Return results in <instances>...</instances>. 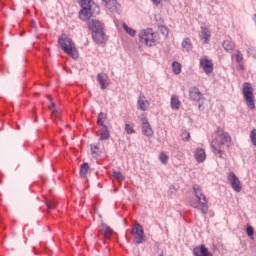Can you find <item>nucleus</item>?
I'll return each instance as SVG.
<instances>
[{"instance_id": "1", "label": "nucleus", "mask_w": 256, "mask_h": 256, "mask_svg": "<svg viewBox=\"0 0 256 256\" xmlns=\"http://www.w3.org/2000/svg\"><path fill=\"white\" fill-rule=\"evenodd\" d=\"M229 147H231V135L225 132L223 128H217L214 133V138L211 141L212 153L222 158Z\"/></svg>"}, {"instance_id": "2", "label": "nucleus", "mask_w": 256, "mask_h": 256, "mask_svg": "<svg viewBox=\"0 0 256 256\" xmlns=\"http://www.w3.org/2000/svg\"><path fill=\"white\" fill-rule=\"evenodd\" d=\"M193 191L196 198L190 200L191 207L198 209L203 215H207L209 212V205L207 204V197L203 194V190H201V186L195 184L193 186Z\"/></svg>"}, {"instance_id": "3", "label": "nucleus", "mask_w": 256, "mask_h": 256, "mask_svg": "<svg viewBox=\"0 0 256 256\" xmlns=\"http://www.w3.org/2000/svg\"><path fill=\"white\" fill-rule=\"evenodd\" d=\"M58 44L60 45L62 51L72 57V59H79V52L77 51V47H75V43L69 36L66 34H62L58 38Z\"/></svg>"}, {"instance_id": "4", "label": "nucleus", "mask_w": 256, "mask_h": 256, "mask_svg": "<svg viewBox=\"0 0 256 256\" xmlns=\"http://www.w3.org/2000/svg\"><path fill=\"white\" fill-rule=\"evenodd\" d=\"M95 8H97V5L92 0H82V9L79 12L81 21H89L95 15V12H93Z\"/></svg>"}, {"instance_id": "5", "label": "nucleus", "mask_w": 256, "mask_h": 256, "mask_svg": "<svg viewBox=\"0 0 256 256\" xmlns=\"http://www.w3.org/2000/svg\"><path fill=\"white\" fill-rule=\"evenodd\" d=\"M242 95L247 107L253 111L255 109V96L253 95V87L249 82L242 85Z\"/></svg>"}, {"instance_id": "6", "label": "nucleus", "mask_w": 256, "mask_h": 256, "mask_svg": "<svg viewBox=\"0 0 256 256\" xmlns=\"http://www.w3.org/2000/svg\"><path fill=\"white\" fill-rule=\"evenodd\" d=\"M131 234L135 245L145 243V232L143 231V226H141V224L136 223L132 228Z\"/></svg>"}, {"instance_id": "7", "label": "nucleus", "mask_w": 256, "mask_h": 256, "mask_svg": "<svg viewBox=\"0 0 256 256\" xmlns=\"http://www.w3.org/2000/svg\"><path fill=\"white\" fill-rule=\"evenodd\" d=\"M140 42L147 45V47H153L155 45V36L153 33V29L148 28L146 30H142L139 34Z\"/></svg>"}, {"instance_id": "8", "label": "nucleus", "mask_w": 256, "mask_h": 256, "mask_svg": "<svg viewBox=\"0 0 256 256\" xmlns=\"http://www.w3.org/2000/svg\"><path fill=\"white\" fill-rule=\"evenodd\" d=\"M227 179H228V183L232 187L233 191H235L236 193H241L243 186L241 185V181L239 180L237 175H235L234 172H230L228 174Z\"/></svg>"}, {"instance_id": "9", "label": "nucleus", "mask_w": 256, "mask_h": 256, "mask_svg": "<svg viewBox=\"0 0 256 256\" xmlns=\"http://www.w3.org/2000/svg\"><path fill=\"white\" fill-rule=\"evenodd\" d=\"M199 65L206 75L213 73V61L207 58H201Z\"/></svg>"}, {"instance_id": "10", "label": "nucleus", "mask_w": 256, "mask_h": 256, "mask_svg": "<svg viewBox=\"0 0 256 256\" xmlns=\"http://www.w3.org/2000/svg\"><path fill=\"white\" fill-rule=\"evenodd\" d=\"M142 132L143 135H146V137H153V128H151V124L149 123V120L147 118H142Z\"/></svg>"}, {"instance_id": "11", "label": "nucleus", "mask_w": 256, "mask_h": 256, "mask_svg": "<svg viewBox=\"0 0 256 256\" xmlns=\"http://www.w3.org/2000/svg\"><path fill=\"white\" fill-rule=\"evenodd\" d=\"M189 97L190 99H192V101H198V103H200L201 100L203 99V93L199 91V88L192 87L189 90Z\"/></svg>"}, {"instance_id": "12", "label": "nucleus", "mask_w": 256, "mask_h": 256, "mask_svg": "<svg viewBox=\"0 0 256 256\" xmlns=\"http://www.w3.org/2000/svg\"><path fill=\"white\" fill-rule=\"evenodd\" d=\"M92 38L95 43H98L99 45L107 41V36L105 35V32L103 30H100L98 32H92Z\"/></svg>"}, {"instance_id": "13", "label": "nucleus", "mask_w": 256, "mask_h": 256, "mask_svg": "<svg viewBox=\"0 0 256 256\" xmlns=\"http://www.w3.org/2000/svg\"><path fill=\"white\" fill-rule=\"evenodd\" d=\"M89 30L92 31V33H96L98 31H103V24L99 20H90L88 22Z\"/></svg>"}, {"instance_id": "14", "label": "nucleus", "mask_w": 256, "mask_h": 256, "mask_svg": "<svg viewBox=\"0 0 256 256\" xmlns=\"http://www.w3.org/2000/svg\"><path fill=\"white\" fill-rule=\"evenodd\" d=\"M97 81L101 89H107V87H109V77L107 76V74H104V73L98 74Z\"/></svg>"}, {"instance_id": "15", "label": "nucleus", "mask_w": 256, "mask_h": 256, "mask_svg": "<svg viewBox=\"0 0 256 256\" xmlns=\"http://www.w3.org/2000/svg\"><path fill=\"white\" fill-rule=\"evenodd\" d=\"M195 256H213L211 252L205 247V245H201L200 247H196L193 250Z\"/></svg>"}, {"instance_id": "16", "label": "nucleus", "mask_w": 256, "mask_h": 256, "mask_svg": "<svg viewBox=\"0 0 256 256\" xmlns=\"http://www.w3.org/2000/svg\"><path fill=\"white\" fill-rule=\"evenodd\" d=\"M137 109H139V111H147V109H149V101L145 99V96L139 97L137 101Z\"/></svg>"}, {"instance_id": "17", "label": "nucleus", "mask_w": 256, "mask_h": 256, "mask_svg": "<svg viewBox=\"0 0 256 256\" xmlns=\"http://www.w3.org/2000/svg\"><path fill=\"white\" fill-rule=\"evenodd\" d=\"M194 157L198 163H203L205 159H207V154H205V150L202 148H197Z\"/></svg>"}, {"instance_id": "18", "label": "nucleus", "mask_w": 256, "mask_h": 256, "mask_svg": "<svg viewBox=\"0 0 256 256\" xmlns=\"http://www.w3.org/2000/svg\"><path fill=\"white\" fill-rule=\"evenodd\" d=\"M200 38L204 43H209V39H211V31L207 27H203L201 29Z\"/></svg>"}, {"instance_id": "19", "label": "nucleus", "mask_w": 256, "mask_h": 256, "mask_svg": "<svg viewBox=\"0 0 256 256\" xmlns=\"http://www.w3.org/2000/svg\"><path fill=\"white\" fill-rule=\"evenodd\" d=\"M102 2L110 11H117V0H102Z\"/></svg>"}, {"instance_id": "20", "label": "nucleus", "mask_w": 256, "mask_h": 256, "mask_svg": "<svg viewBox=\"0 0 256 256\" xmlns=\"http://www.w3.org/2000/svg\"><path fill=\"white\" fill-rule=\"evenodd\" d=\"M170 105L172 109L177 111L179 110V107H181V100H179L178 96L173 95L171 97Z\"/></svg>"}, {"instance_id": "21", "label": "nucleus", "mask_w": 256, "mask_h": 256, "mask_svg": "<svg viewBox=\"0 0 256 256\" xmlns=\"http://www.w3.org/2000/svg\"><path fill=\"white\" fill-rule=\"evenodd\" d=\"M182 49H183V51H186L187 53H189V51L193 50V44L191 43V39L185 38L182 41Z\"/></svg>"}, {"instance_id": "22", "label": "nucleus", "mask_w": 256, "mask_h": 256, "mask_svg": "<svg viewBox=\"0 0 256 256\" xmlns=\"http://www.w3.org/2000/svg\"><path fill=\"white\" fill-rule=\"evenodd\" d=\"M102 231L106 239H108L109 237H111V235H113V229H111V227H109L107 224H102Z\"/></svg>"}, {"instance_id": "23", "label": "nucleus", "mask_w": 256, "mask_h": 256, "mask_svg": "<svg viewBox=\"0 0 256 256\" xmlns=\"http://www.w3.org/2000/svg\"><path fill=\"white\" fill-rule=\"evenodd\" d=\"M87 173H89V164L88 163H83L80 166V177L85 179V177H87Z\"/></svg>"}, {"instance_id": "24", "label": "nucleus", "mask_w": 256, "mask_h": 256, "mask_svg": "<svg viewBox=\"0 0 256 256\" xmlns=\"http://www.w3.org/2000/svg\"><path fill=\"white\" fill-rule=\"evenodd\" d=\"M222 47L223 49H225V51H233V49L235 48V44L230 40H225L222 44Z\"/></svg>"}, {"instance_id": "25", "label": "nucleus", "mask_w": 256, "mask_h": 256, "mask_svg": "<svg viewBox=\"0 0 256 256\" xmlns=\"http://www.w3.org/2000/svg\"><path fill=\"white\" fill-rule=\"evenodd\" d=\"M172 71L175 75H179L181 73V63L173 62Z\"/></svg>"}, {"instance_id": "26", "label": "nucleus", "mask_w": 256, "mask_h": 256, "mask_svg": "<svg viewBox=\"0 0 256 256\" xmlns=\"http://www.w3.org/2000/svg\"><path fill=\"white\" fill-rule=\"evenodd\" d=\"M123 29L128 35H130V37H135V35L137 34V32L133 28L128 27L125 23H123Z\"/></svg>"}, {"instance_id": "27", "label": "nucleus", "mask_w": 256, "mask_h": 256, "mask_svg": "<svg viewBox=\"0 0 256 256\" xmlns=\"http://www.w3.org/2000/svg\"><path fill=\"white\" fill-rule=\"evenodd\" d=\"M109 138V130L104 128L100 132V141H106Z\"/></svg>"}, {"instance_id": "28", "label": "nucleus", "mask_w": 256, "mask_h": 256, "mask_svg": "<svg viewBox=\"0 0 256 256\" xmlns=\"http://www.w3.org/2000/svg\"><path fill=\"white\" fill-rule=\"evenodd\" d=\"M159 161H161L163 165H167V163H169V156L165 154V152H161L159 155Z\"/></svg>"}, {"instance_id": "29", "label": "nucleus", "mask_w": 256, "mask_h": 256, "mask_svg": "<svg viewBox=\"0 0 256 256\" xmlns=\"http://www.w3.org/2000/svg\"><path fill=\"white\" fill-rule=\"evenodd\" d=\"M99 146L98 145H91V155L93 157H99Z\"/></svg>"}, {"instance_id": "30", "label": "nucleus", "mask_w": 256, "mask_h": 256, "mask_svg": "<svg viewBox=\"0 0 256 256\" xmlns=\"http://www.w3.org/2000/svg\"><path fill=\"white\" fill-rule=\"evenodd\" d=\"M113 177L118 181H125V176H123V173L121 172L113 171Z\"/></svg>"}, {"instance_id": "31", "label": "nucleus", "mask_w": 256, "mask_h": 256, "mask_svg": "<svg viewBox=\"0 0 256 256\" xmlns=\"http://www.w3.org/2000/svg\"><path fill=\"white\" fill-rule=\"evenodd\" d=\"M50 109H52V117L59 119V111L55 110V103L51 102Z\"/></svg>"}, {"instance_id": "32", "label": "nucleus", "mask_w": 256, "mask_h": 256, "mask_svg": "<svg viewBox=\"0 0 256 256\" xmlns=\"http://www.w3.org/2000/svg\"><path fill=\"white\" fill-rule=\"evenodd\" d=\"M125 131L128 135H133V133H135V129H133V125L131 124H125Z\"/></svg>"}, {"instance_id": "33", "label": "nucleus", "mask_w": 256, "mask_h": 256, "mask_svg": "<svg viewBox=\"0 0 256 256\" xmlns=\"http://www.w3.org/2000/svg\"><path fill=\"white\" fill-rule=\"evenodd\" d=\"M159 31L160 33H162V35H164V37H167L169 35V28H167L166 26H160Z\"/></svg>"}, {"instance_id": "34", "label": "nucleus", "mask_w": 256, "mask_h": 256, "mask_svg": "<svg viewBox=\"0 0 256 256\" xmlns=\"http://www.w3.org/2000/svg\"><path fill=\"white\" fill-rule=\"evenodd\" d=\"M250 139L252 141V145L256 147V129H253L250 134Z\"/></svg>"}, {"instance_id": "35", "label": "nucleus", "mask_w": 256, "mask_h": 256, "mask_svg": "<svg viewBox=\"0 0 256 256\" xmlns=\"http://www.w3.org/2000/svg\"><path fill=\"white\" fill-rule=\"evenodd\" d=\"M235 58L237 63H241V61H243V54H241V51L237 50L235 54Z\"/></svg>"}, {"instance_id": "36", "label": "nucleus", "mask_w": 256, "mask_h": 256, "mask_svg": "<svg viewBox=\"0 0 256 256\" xmlns=\"http://www.w3.org/2000/svg\"><path fill=\"white\" fill-rule=\"evenodd\" d=\"M182 138H183V141H189L191 139V133L184 131L182 133Z\"/></svg>"}, {"instance_id": "37", "label": "nucleus", "mask_w": 256, "mask_h": 256, "mask_svg": "<svg viewBox=\"0 0 256 256\" xmlns=\"http://www.w3.org/2000/svg\"><path fill=\"white\" fill-rule=\"evenodd\" d=\"M246 233H247L248 237H253V235H254L253 227L252 226H248L246 228Z\"/></svg>"}, {"instance_id": "38", "label": "nucleus", "mask_w": 256, "mask_h": 256, "mask_svg": "<svg viewBox=\"0 0 256 256\" xmlns=\"http://www.w3.org/2000/svg\"><path fill=\"white\" fill-rule=\"evenodd\" d=\"M103 119H105V114L100 112L98 115V123H103Z\"/></svg>"}, {"instance_id": "39", "label": "nucleus", "mask_w": 256, "mask_h": 256, "mask_svg": "<svg viewBox=\"0 0 256 256\" xmlns=\"http://www.w3.org/2000/svg\"><path fill=\"white\" fill-rule=\"evenodd\" d=\"M48 209H55V204L51 201L46 202Z\"/></svg>"}, {"instance_id": "40", "label": "nucleus", "mask_w": 256, "mask_h": 256, "mask_svg": "<svg viewBox=\"0 0 256 256\" xmlns=\"http://www.w3.org/2000/svg\"><path fill=\"white\" fill-rule=\"evenodd\" d=\"M239 69H240L241 71H245V66H244L243 64H241V62H240V64H239Z\"/></svg>"}, {"instance_id": "41", "label": "nucleus", "mask_w": 256, "mask_h": 256, "mask_svg": "<svg viewBox=\"0 0 256 256\" xmlns=\"http://www.w3.org/2000/svg\"><path fill=\"white\" fill-rule=\"evenodd\" d=\"M152 2L154 3V5H159V3H161V0H152Z\"/></svg>"}, {"instance_id": "42", "label": "nucleus", "mask_w": 256, "mask_h": 256, "mask_svg": "<svg viewBox=\"0 0 256 256\" xmlns=\"http://www.w3.org/2000/svg\"><path fill=\"white\" fill-rule=\"evenodd\" d=\"M199 109L200 110L205 109V105L203 103H199Z\"/></svg>"}, {"instance_id": "43", "label": "nucleus", "mask_w": 256, "mask_h": 256, "mask_svg": "<svg viewBox=\"0 0 256 256\" xmlns=\"http://www.w3.org/2000/svg\"><path fill=\"white\" fill-rule=\"evenodd\" d=\"M47 98L49 99V101H51V96H47Z\"/></svg>"}]
</instances>
